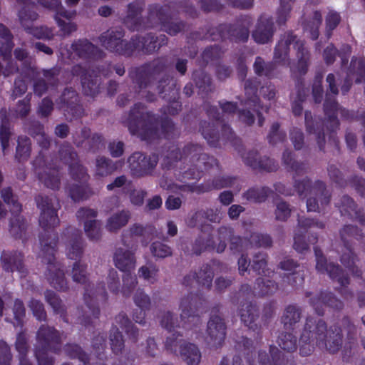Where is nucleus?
<instances>
[{"instance_id": "obj_4", "label": "nucleus", "mask_w": 365, "mask_h": 365, "mask_svg": "<svg viewBox=\"0 0 365 365\" xmlns=\"http://www.w3.org/2000/svg\"><path fill=\"white\" fill-rule=\"evenodd\" d=\"M113 262L118 269L128 272L123 277L122 292L124 295H128L137 284L135 275L130 273L136 264L134 252L125 247H118L114 253Z\"/></svg>"}, {"instance_id": "obj_53", "label": "nucleus", "mask_w": 365, "mask_h": 365, "mask_svg": "<svg viewBox=\"0 0 365 365\" xmlns=\"http://www.w3.org/2000/svg\"><path fill=\"white\" fill-rule=\"evenodd\" d=\"M251 243H255L256 246L259 247H269L272 240L267 235L254 234L251 236Z\"/></svg>"}, {"instance_id": "obj_18", "label": "nucleus", "mask_w": 365, "mask_h": 365, "mask_svg": "<svg viewBox=\"0 0 365 365\" xmlns=\"http://www.w3.org/2000/svg\"><path fill=\"white\" fill-rule=\"evenodd\" d=\"M73 74L80 76L83 91L86 95L93 96L97 92L98 76H93L90 71H86L81 66L73 68Z\"/></svg>"}, {"instance_id": "obj_27", "label": "nucleus", "mask_w": 365, "mask_h": 365, "mask_svg": "<svg viewBox=\"0 0 365 365\" xmlns=\"http://www.w3.org/2000/svg\"><path fill=\"white\" fill-rule=\"evenodd\" d=\"M13 46L11 34L4 25L0 24V53L4 59L11 57Z\"/></svg>"}, {"instance_id": "obj_26", "label": "nucleus", "mask_w": 365, "mask_h": 365, "mask_svg": "<svg viewBox=\"0 0 365 365\" xmlns=\"http://www.w3.org/2000/svg\"><path fill=\"white\" fill-rule=\"evenodd\" d=\"M130 219L128 211H122L112 215L107 221L106 228L110 232H115L124 227Z\"/></svg>"}, {"instance_id": "obj_61", "label": "nucleus", "mask_w": 365, "mask_h": 365, "mask_svg": "<svg viewBox=\"0 0 365 365\" xmlns=\"http://www.w3.org/2000/svg\"><path fill=\"white\" fill-rule=\"evenodd\" d=\"M266 260L264 255H259L255 257L253 261L252 268L258 272L259 274H265Z\"/></svg>"}, {"instance_id": "obj_17", "label": "nucleus", "mask_w": 365, "mask_h": 365, "mask_svg": "<svg viewBox=\"0 0 365 365\" xmlns=\"http://www.w3.org/2000/svg\"><path fill=\"white\" fill-rule=\"evenodd\" d=\"M317 264L316 268L319 272H327L330 277L336 279L342 286L348 284V279L339 276L340 269L338 266H335L332 263L327 264L325 258L323 257L322 252L318 249H314Z\"/></svg>"}, {"instance_id": "obj_19", "label": "nucleus", "mask_w": 365, "mask_h": 365, "mask_svg": "<svg viewBox=\"0 0 365 365\" xmlns=\"http://www.w3.org/2000/svg\"><path fill=\"white\" fill-rule=\"evenodd\" d=\"M213 278V273L210 267L206 266L201 269L198 274H192L187 276L184 279V284L186 286L195 287V285L202 284L209 287Z\"/></svg>"}, {"instance_id": "obj_59", "label": "nucleus", "mask_w": 365, "mask_h": 365, "mask_svg": "<svg viewBox=\"0 0 365 365\" xmlns=\"http://www.w3.org/2000/svg\"><path fill=\"white\" fill-rule=\"evenodd\" d=\"M11 354L8 346L0 341V365H10Z\"/></svg>"}, {"instance_id": "obj_31", "label": "nucleus", "mask_w": 365, "mask_h": 365, "mask_svg": "<svg viewBox=\"0 0 365 365\" xmlns=\"http://www.w3.org/2000/svg\"><path fill=\"white\" fill-rule=\"evenodd\" d=\"M324 110L326 114L330 118H333L334 120L336 118L339 113L342 116L346 117V113L347 112L339 108L337 103L329 97L328 94L327 95V98L324 103Z\"/></svg>"}, {"instance_id": "obj_30", "label": "nucleus", "mask_w": 365, "mask_h": 365, "mask_svg": "<svg viewBox=\"0 0 365 365\" xmlns=\"http://www.w3.org/2000/svg\"><path fill=\"white\" fill-rule=\"evenodd\" d=\"M30 140L26 136L19 137L18 139V145L16 147V158L19 160H24L29 158L30 155Z\"/></svg>"}, {"instance_id": "obj_23", "label": "nucleus", "mask_w": 365, "mask_h": 365, "mask_svg": "<svg viewBox=\"0 0 365 365\" xmlns=\"http://www.w3.org/2000/svg\"><path fill=\"white\" fill-rule=\"evenodd\" d=\"M1 259L5 270L8 272L16 271L20 277H23L25 273V269L22 264V256L20 253H15L12 255L4 254Z\"/></svg>"}, {"instance_id": "obj_16", "label": "nucleus", "mask_w": 365, "mask_h": 365, "mask_svg": "<svg viewBox=\"0 0 365 365\" xmlns=\"http://www.w3.org/2000/svg\"><path fill=\"white\" fill-rule=\"evenodd\" d=\"M273 33L272 19L262 16L259 18L256 29L252 33V38L257 43H266L272 38Z\"/></svg>"}, {"instance_id": "obj_39", "label": "nucleus", "mask_w": 365, "mask_h": 365, "mask_svg": "<svg viewBox=\"0 0 365 365\" xmlns=\"http://www.w3.org/2000/svg\"><path fill=\"white\" fill-rule=\"evenodd\" d=\"M294 47L297 49V55L299 57V72L300 73H304L307 67V51L304 48L303 43L300 41L295 42Z\"/></svg>"}, {"instance_id": "obj_48", "label": "nucleus", "mask_w": 365, "mask_h": 365, "mask_svg": "<svg viewBox=\"0 0 365 365\" xmlns=\"http://www.w3.org/2000/svg\"><path fill=\"white\" fill-rule=\"evenodd\" d=\"M72 277L75 282L83 283L86 281V268L80 262H76L72 269Z\"/></svg>"}, {"instance_id": "obj_25", "label": "nucleus", "mask_w": 365, "mask_h": 365, "mask_svg": "<svg viewBox=\"0 0 365 365\" xmlns=\"http://www.w3.org/2000/svg\"><path fill=\"white\" fill-rule=\"evenodd\" d=\"M73 51L81 57L98 56V49L87 40H80L72 44Z\"/></svg>"}, {"instance_id": "obj_37", "label": "nucleus", "mask_w": 365, "mask_h": 365, "mask_svg": "<svg viewBox=\"0 0 365 365\" xmlns=\"http://www.w3.org/2000/svg\"><path fill=\"white\" fill-rule=\"evenodd\" d=\"M82 253V245L81 239L76 237L75 239L71 240L67 245L66 255L68 257L73 259H76L81 255Z\"/></svg>"}, {"instance_id": "obj_33", "label": "nucleus", "mask_w": 365, "mask_h": 365, "mask_svg": "<svg viewBox=\"0 0 365 365\" xmlns=\"http://www.w3.org/2000/svg\"><path fill=\"white\" fill-rule=\"evenodd\" d=\"M110 341L113 351L115 354L120 353L124 347V342L122 335L118 331V328L116 326L111 329Z\"/></svg>"}, {"instance_id": "obj_45", "label": "nucleus", "mask_w": 365, "mask_h": 365, "mask_svg": "<svg viewBox=\"0 0 365 365\" xmlns=\"http://www.w3.org/2000/svg\"><path fill=\"white\" fill-rule=\"evenodd\" d=\"M158 269L155 267L143 266L139 269V275L150 283H153L157 279Z\"/></svg>"}, {"instance_id": "obj_22", "label": "nucleus", "mask_w": 365, "mask_h": 365, "mask_svg": "<svg viewBox=\"0 0 365 365\" xmlns=\"http://www.w3.org/2000/svg\"><path fill=\"white\" fill-rule=\"evenodd\" d=\"M242 158L246 164L255 169H264L270 172L277 168V165L273 160L270 158L259 160L257 158V153L255 152L248 153Z\"/></svg>"}, {"instance_id": "obj_38", "label": "nucleus", "mask_w": 365, "mask_h": 365, "mask_svg": "<svg viewBox=\"0 0 365 365\" xmlns=\"http://www.w3.org/2000/svg\"><path fill=\"white\" fill-rule=\"evenodd\" d=\"M279 346L284 350L292 351L297 349L296 338L291 334H282L279 337Z\"/></svg>"}, {"instance_id": "obj_10", "label": "nucleus", "mask_w": 365, "mask_h": 365, "mask_svg": "<svg viewBox=\"0 0 365 365\" xmlns=\"http://www.w3.org/2000/svg\"><path fill=\"white\" fill-rule=\"evenodd\" d=\"M1 197L9 206H10L11 212L16 215L14 219L10 222V231L12 235L18 236L25 229L24 220L19 215L21 211V205L18 202L17 200L13 196L10 188H5L1 191Z\"/></svg>"}, {"instance_id": "obj_2", "label": "nucleus", "mask_w": 365, "mask_h": 365, "mask_svg": "<svg viewBox=\"0 0 365 365\" xmlns=\"http://www.w3.org/2000/svg\"><path fill=\"white\" fill-rule=\"evenodd\" d=\"M160 324L170 332L165 342L167 349L176 353L177 347L179 346L180 355L188 365H198L201 355L197 346L192 344L182 342V339H178V336H176L175 332L172 333V329L178 326V322L174 320L172 313L170 312L164 313L161 317Z\"/></svg>"}, {"instance_id": "obj_56", "label": "nucleus", "mask_w": 365, "mask_h": 365, "mask_svg": "<svg viewBox=\"0 0 365 365\" xmlns=\"http://www.w3.org/2000/svg\"><path fill=\"white\" fill-rule=\"evenodd\" d=\"M46 299L56 312H61V301L59 299V298L54 292L51 291L46 292Z\"/></svg>"}, {"instance_id": "obj_11", "label": "nucleus", "mask_w": 365, "mask_h": 365, "mask_svg": "<svg viewBox=\"0 0 365 365\" xmlns=\"http://www.w3.org/2000/svg\"><path fill=\"white\" fill-rule=\"evenodd\" d=\"M158 157L155 155L147 158L140 153H133L128 159L132 173L136 176H142L149 173L157 165Z\"/></svg>"}, {"instance_id": "obj_1", "label": "nucleus", "mask_w": 365, "mask_h": 365, "mask_svg": "<svg viewBox=\"0 0 365 365\" xmlns=\"http://www.w3.org/2000/svg\"><path fill=\"white\" fill-rule=\"evenodd\" d=\"M341 330H327L325 323L319 321L317 324L312 320H307L299 340L300 353L303 356L311 354L314 345L319 349L336 351L341 344Z\"/></svg>"}, {"instance_id": "obj_46", "label": "nucleus", "mask_w": 365, "mask_h": 365, "mask_svg": "<svg viewBox=\"0 0 365 365\" xmlns=\"http://www.w3.org/2000/svg\"><path fill=\"white\" fill-rule=\"evenodd\" d=\"M151 252L155 257L160 258L168 257L172 253L170 248L162 242H154L151 247Z\"/></svg>"}, {"instance_id": "obj_43", "label": "nucleus", "mask_w": 365, "mask_h": 365, "mask_svg": "<svg viewBox=\"0 0 365 365\" xmlns=\"http://www.w3.org/2000/svg\"><path fill=\"white\" fill-rule=\"evenodd\" d=\"M195 306V302L192 297H187L183 298L180 304V308L182 311L180 314L182 320H184L186 317L192 318L194 319V317L191 315L190 311L192 307Z\"/></svg>"}, {"instance_id": "obj_64", "label": "nucleus", "mask_w": 365, "mask_h": 365, "mask_svg": "<svg viewBox=\"0 0 365 365\" xmlns=\"http://www.w3.org/2000/svg\"><path fill=\"white\" fill-rule=\"evenodd\" d=\"M16 348L19 352L20 356H25L27 350L26 339L24 334H20L18 335L16 342Z\"/></svg>"}, {"instance_id": "obj_28", "label": "nucleus", "mask_w": 365, "mask_h": 365, "mask_svg": "<svg viewBox=\"0 0 365 365\" xmlns=\"http://www.w3.org/2000/svg\"><path fill=\"white\" fill-rule=\"evenodd\" d=\"M143 8L141 1H135L128 6V15L125 20V24L130 29H138L137 23L139 20L138 15L140 14Z\"/></svg>"}, {"instance_id": "obj_14", "label": "nucleus", "mask_w": 365, "mask_h": 365, "mask_svg": "<svg viewBox=\"0 0 365 365\" xmlns=\"http://www.w3.org/2000/svg\"><path fill=\"white\" fill-rule=\"evenodd\" d=\"M62 160L69 164L70 173L72 178L80 181H86L88 175L83 167L76 161V154L71 150L68 145H64L59 151Z\"/></svg>"}, {"instance_id": "obj_51", "label": "nucleus", "mask_w": 365, "mask_h": 365, "mask_svg": "<svg viewBox=\"0 0 365 365\" xmlns=\"http://www.w3.org/2000/svg\"><path fill=\"white\" fill-rule=\"evenodd\" d=\"M160 185L163 189H166L168 190H171L173 192H178V190H192V188L190 185H177L175 184H173L170 182V180H168L167 178H163L161 179L160 182Z\"/></svg>"}, {"instance_id": "obj_54", "label": "nucleus", "mask_w": 365, "mask_h": 365, "mask_svg": "<svg viewBox=\"0 0 365 365\" xmlns=\"http://www.w3.org/2000/svg\"><path fill=\"white\" fill-rule=\"evenodd\" d=\"M34 315L38 319L42 320L45 319L46 314L43 304L38 300H31L29 304Z\"/></svg>"}, {"instance_id": "obj_55", "label": "nucleus", "mask_w": 365, "mask_h": 365, "mask_svg": "<svg viewBox=\"0 0 365 365\" xmlns=\"http://www.w3.org/2000/svg\"><path fill=\"white\" fill-rule=\"evenodd\" d=\"M276 218L279 220L284 221L288 218L290 214L289 206L284 202H280L277 205Z\"/></svg>"}, {"instance_id": "obj_50", "label": "nucleus", "mask_w": 365, "mask_h": 365, "mask_svg": "<svg viewBox=\"0 0 365 365\" xmlns=\"http://www.w3.org/2000/svg\"><path fill=\"white\" fill-rule=\"evenodd\" d=\"M66 353L73 358L77 357L82 361H86L88 358L80 346L76 344L68 345L66 348Z\"/></svg>"}, {"instance_id": "obj_57", "label": "nucleus", "mask_w": 365, "mask_h": 365, "mask_svg": "<svg viewBox=\"0 0 365 365\" xmlns=\"http://www.w3.org/2000/svg\"><path fill=\"white\" fill-rule=\"evenodd\" d=\"M70 195L74 201H78L87 197L86 187L82 185H76L71 189Z\"/></svg>"}, {"instance_id": "obj_62", "label": "nucleus", "mask_w": 365, "mask_h": 365, "mask_svg": "<svg viewBox=\"0 0 365 365\" xmlns=\"http://www.w3.org/2000/svg\"><path fill=\"white\" fill-rule=\"evenodd\" d=\"M108 288L112 292H117L118 291L119 281L118 278L117 272L111 270L108 277Z\"/></svg>"}, {"instance_id": "obj_52", "label": "nucleus", "mask_w": 365, "mask_h": 365, "mask_svg": "<svg viewBox=\"0 0 365 365\" xmlns=\"http://www.w3.org/2000/svg\"><path fill=\"white\" fill-rule=\"evenodd\" d=\"M277 348H271L270 353L272 355V361L267 356V354L264 352H260L259 354V360L261 365H275L276 364V356L279 353Z\"/></svg>"}, {"instance_id": "obj_15", "label": "nucleus", "mask_w": 365, "mask_h": 365, "mask_svg": "<svg viewBox=\"0 0 365 365\" xmlns=\"http://www.w3.org/2000/svg\"><path fill=\"white\" fill-rule=\"evenodd\" d=\"M208 343L213 346H220L225 337V326L218 316L212 317L207 324Z\"/></svg>"}, {"instance_id": "obj_20", "label": "nucleus", "mask_w": 365, "mask_h": 365, "mask_svg": "<svg viewBox=\"0 0 365 365\" xmlns=\"http://www.w3.org/2000/svg\"><path fill=\"white\" fill-rule=\"evenodd\" d=\"M134 302L138 309L134 312L133 318L135 322L143 324L145 316V310L150 305V298L142 291L138 290L134 297Z\"/></svg>"}, {"instance_id": "obj_24", "label": "nucleus", "mask_w": 365, "mask_h": 365, "mask_svg": "<svg viewBox=\"0 0 365 365\" xmlns=\"http://www.w3.org/2000/svg\"><path fill=\"white\" fill-rule=\"evenodd\" d=\"M295 36L292 34H287L283 38L280 40L275 48L274 58L277 63H285L288 53V45L291 41L295 39Z\"/></svg>"}, {"instance_id": "obj_36", "label": "nucleus", "mask_w": 365, "mask_h": 365, "mask_svg": "<svg viewBox=\"0 0 365 365\" xmlns=\"http://www.w3.org/2000/svg\"><path fill=\"white\" fill-rule=\"evenodd\" d=\"M115 323L119 325L122 329H125L126 333L132 336L133 340H135V333L137 331L125 314H120L115 317Z\"/></svg>"}, {"instance_id": "obj_13", "label": "nucleus", "mask_w": 365, "mask_h": 365, "mask_svg": "<svg viewBox=\"0 0 365 365\" xmlns=\"http://www.w3.org/2000/svg\"><path fill=\"white\" fill-rule=\"evenodd\" d=\"M96 217V212L92 209L82 208L77 212V217L84 222L85 232L91 240H98L101 235V225L94 219Z\"/></svg>"}, {"instance_id": "obj_44", "label": "nucleus", "mask_w": 365, "mask_h": 365, "mask_svg": "<svg viewBox=\"0 0 365 365\" xmlns=\"http://www.w3.org/2000/svg\"><path fill=\"white\" fill-rule=\"evenodd\" d=\"M11 135V132L10 131V128L6 125V123L3 121L0 127V142L4 155L7 153Z\"/></svg>"}, {"instance_id": "obj_47", "label": "nucleus", "mask_w": 365, "mask_h": 365, "mask_svg": "<svg viewBox=\"0 0 365 365\" xmlns=\"http://www.w3.org/2000/svg\"><path fill=\"white\" fill-rule=\"evenodd\" d=\"M257 286L259 289L258 294L260 295L271 294L277 289L274 282L270 280L264 282V279L261 278L257 279Z\"/></svg>"}, {"instance_id": "obj_42", "label": "nucleus", "mask_w": 365, "mask_h": 365, "mask_svg": "<svg viewBox=\"0 0 365 365\" xmlns=\"http://www.w3.org/2000/svg\"><path fill=\"white\" fill-rule=\"evenodd\" d=\"M201 148L197 145H189L183 150L182 153H181L178 150H173L170 153V157L172 159H178V155H180L179 159H182V158H186L190 155L192 158L195 157L197 155L200 153Z\"/></svg>"}, {"instance_id": "obj_40", "label": "nucleus", "mask_w": 365, "mask_h": 365, "mask_svg": "<svg viewBox=\"0 0 365 365\" xmlns=\"http://www.w3.org/2000/svg\"><path fill=\"white\" fill-rule=\"evenodd\" d=\"M293 0H281L280 6L277 11V22L279 24L285 23L289 17L291 11V2Z\"/></svg>"}, {"instance_id": "obj_9", "label": "nucleus", "mask_w": 365, "mask_h": 365, "mask_svg": "<svg viewBox=\"0 0 365 365\" xmlns=\"http://www.w3.org/2000/svg\"><path fill=\"white\" fill-rule=\"evenodd\" d=\"M36 202L41 211L39 217L40 226L45 231L57 226L59 220L56 210L53 207V200L47 196H38L36 198Z\"/></svg>"}, {"instance_id": "obj_8", "label": "nucleus", "mask_w": 365, "mask_h": 365, "mask_svg": "<svg viewBox=\"0 0 365 365\" xmlns=\"http://www.w3.org/2000/svg\"><path fill=\"white\" fill-rule=\"evenodd\" d=\"M38 2L43 6L56 11L55 19L61 29V31L64 35H69L76 31L77 26L75 23L70 21L66 23L65 21L61 19V17L68 20L73 19L76 16L75 11H65L60 6L61 2L59 0H39Z\"/></svg>"}, {"instance_id": "obj_34", "label": "nucleus", "mask_w": 365, "mask_h": 365, "mask_svg": "<svg viewBox=\"0 0 365 365\" xmlns=\"http://www.w3.org/2000/svg\"><path fill=\"white\" fill-rule=\"evenodd\" d=\"M321 23L322 15L319 12L315 11L312 21L307 22L304 25V31L310 33V36L313 40L318 37V28Z\"/></svg>"}, {"instance_id": "obj_6", "label": "nucleus", "mask_w": 365, "mask_h": 365, "mask_svg": "<svg viewBox=\"0 0 365 365\" xmlns=\"http://www.w3.org/2000/svg\"><path fill=\"white\" fill-rule=\"evenodd\" d=\"M37 339L41 346V349L38 348L36 351L38 365H53V358L48 356V351L52 349L53 344L58 342V333L51 327H42L38 331Z\"/></svg>"}, {"instance_id": "obj_35", "label": "nucleus", "mask_w": 365, "mask_h": 365, "mask_svg": "<svg viewBox=\"0 0 365 365\" xmlns=\"http://www.w3.org/2000/svg\"><path fill=\"white\" fill-rule=\"evenodd\" d=\"M115 167L112 165L110 160L105 158H98L96 160V175L99 176H106L110 174Z\"/></svg>"}, {"instance_id": "obj_41", "label": "nucleus", "mask_w": 365, "mask_h": 365, "mask_svg": "<svg viewBox=\"0 0 365 365\" xmlns=\"http://www.w3.org/2000/svg\"><path fill=\"white\" fill-rule=\"evenodd\" d=\"M299 317L300 314L298 309L294 306H289L285 310L282 317V322L284 326H292L299 319Z\"/></svg>"}, {"instance_id": "obj_32", "label": "nucleus", "mask_w": 365, "mask_h": 365, "mask_svg": "<svg viewBox=\"0 0 365 365\" xmlns=\"http://www.w3.org/2000/svg\"><path fill=\"white\" fill-rule=\"evenodd\" d=\"M39 179L48 187L51 189L58 187L59 177L57 171L55 170H49L48 172H45V173L39 176Z\"/></svg>"}, {"instance_id": "obj_7", "label": "nucleus", "mask_w": 365, "mask_h": 365, "mask_svg": "<svg viewBox=\"0 0 365 365\" xmlns=\"http://www.w3.org/2000/svg\"><path fill=\"white\" fill-rule=\"evenodd\" d=\"M137 108H134L131 110V118L133 120L137 119L138 125L140 128H134L130 122L128 125L129 130L133 134L139 135L142 139L150 140L155 137H160V134L156 130V123L153 116L148 113L145 115L142 112L136 111Z\"/></svg>"}, {"instance_id": "obj_58", "label": "nucleus", "mask_w": 365, "mask_h": 365, "mask_svg": "<svg viewBox=\"0 0 365 365\" xmlns=\"http://www.w3.org/2000/svg\"><path fill=\"white\" fill-rule=\"evenodd\" d=\"M255 71L259 76H269L270 71L267 65H265L260 57H257L254 63Z\"/></svg>"}, {"instance_id": "obj_29", "label": "nucleus", "mask_w": 365, "mask_h": 365, "mask_svg": "<svg viewBox=\"0 0 365 365\" xmlns=\"http://www.w3.org/2000/svg\"><path fill=\"white\" fill-rule=\"evenodd\" d=\"M240 315L242 322L247 327L252 328V324L257 317L255 307L251 304H243L240 310Z\"/></svg>"}, {"instance_id": "obj_49", "label": "nucleus", "mask_w": 365, "mask_h": 365, "mask_svg": "<svg viewBox=\"0 0 365 365\" xmlns=\"http://www.w3.org/2000/svg\"><path fill=\"white\" fill-rule=\"evenodd\" d=\"M267 196V190L266 189H251L246 193V197L249 200L261 202Z\"/></svg>"}, {"instance_id": "obj_60", "label": "nucleus", "mask_w": 365, "mask_h": 365, "mask_svg": "<svg viewBox=\"0 0 365 365\" xmlns=\"http://www.w3.org/2000/svg\"><path fill=\"white\" fill-rule=\"evenodd\" d=\"M214 165H216L215 159L205 154L200 153L199 158H197V166L198 168H202L203 167L206 170Z\"/></svg>"}, {"instance_id": "obj_63", "label": "nucleus", "mask_w": 365, "mask_h": 365, "mask_svg": "<svg viewBox=\"0 0 365 365\" xmlns=\"http://www.w3.org/2000/svg\"><path fill=\"white\" fill-rule=\"evenodd\" d=\"M291 139L296 149L299 150L302 147L303 134L300 130H293L291 133Z\"/></svg>"}, {"instance_id": "obj_12", "label": "nucleus", "mask_w": 365, "mask_h": 365, "mask_svg": "<svg viewBox=\"0 0 365 365\" xmlns=\"http://www.w3.org/2000/svg\"><path fill=\"white\" fill-rule=\"evenodd\" d=\"M19 19L25 29L31 34L34 35L38 38H48L51 36V31L46 27H30L29 24L33 21L37 19L38 14L33 11H31L30 6H24L19 11Z\"/></svg>"}, {"instance_id": "obj_21", "label": "nucleus", "mask_w": 365, "mask_h": 365, "mask_svg": "<svg viewBox=\"0 0 365 365\" xmlns=\"http://www.w3.org/2000/svg\"><path fill=\"white\" fill-rule=\"evenodd\" d=\"M310 303L318 314H323V307L330 306L336 309L341 307V303L329 293L321 294L312 298Z\"/></svg>"}, {"instance_id": "obj_3", "label": "nucleus", "mask_w": 365, "mask_h": 365, "mask_svg": "<svg viewBox=\"0 0 365 365\" xmlns=\"http://www.w3.org/2000/svg\"><path fill=\"white\" fill-rule=\"evenodd\" d=\"M122 37L123 34L120 31L110 30L103 33L100 37V41L107 49L127 55L130 54L134 48H141L147 52H150L161 46L160 43L157 45V41L153 36H149L146 39L143 38V41H138V43L133 41L129 44L125 43L121 39Z\"/></svg>"}, {"instance_id": "obj_5", "label": "nucleus", "mask_w": 365, "mask_h": 365, "mask_svg": "<svg viewBox=\"0 0 365 365\" xmlns=\"http://www.w3.org/2000/svg\"><path fill=\"white\" fill-rule=\"evenodd\" d=\"M47 232L48 235L46 237L42 235L40 237V242L42 246L43 261L49 264L48 280L56 289L63 290L66 288L63 272L60 269L58 264H53V261L54 260V247L56 244V238L53 237L52 240L48 242L49 239L52 237L48 230Z\"/></svg>"}]
</instances>
